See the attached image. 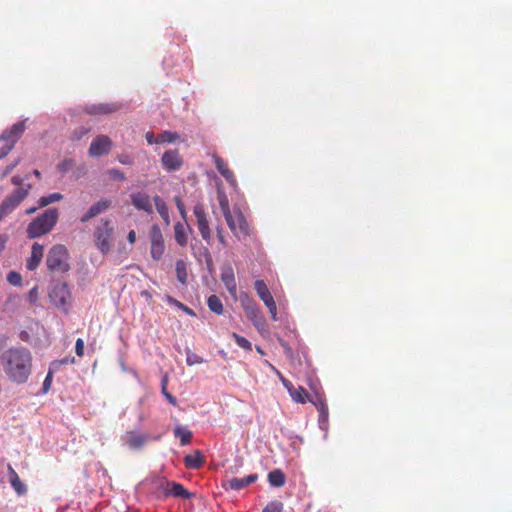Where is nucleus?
<instances>
[{
	"instance_id": "nucleus-1",
	"label": "nucleus",
	"mask_w": 512,
	"mask_h": 512,
	"mask_svg": "<svg viewBox=\"0 0 512 512\" xmlns=\"http://www.w3.org/2000/svg\"><path fill=\"white\" fill-rule=\"evenodd\" d=\"M4 372L18 384L27 382L32 370V355L26 348H10L0 357Z\"/></svg>"
},
{
	"instance_id": "nucleus-2",
	"label": "nucleus",
	"mask_w": 512,
	"mask_h": 512,
	"mask_svg": "<svg viewBox=\"0 0 512 512\" xmlns=\"http://www.w3.org/2000/svg\"><path fill=\"white\" fill-rule=\"evenodd\" d=\"M28 179L29 174L24 176L14 175L11 178V183L16 188L0 204V221L11 214L29 195L32 186L29 183H25Z\"/></svg>"
},
{
	"instance_id": "nucleus-3",
	"label": "nucleus",
	"mask_w": 512,
	"mask_h": 512,
	"mask_svg": "<svg viewBox=\"0 0 512 512\" xmlns=\"http://www.w3.org/2000/svg\"><path fill=\"white\" fill-rule=\"evenodd\" d=\"M59 218V211L56 208H49L34 218L26 229L29 239H35L48 234L56 225Z\"/></svg>"
},
{
	"instance_id": "nucleus-4",
	"label": "nucleus",
	"mask_w": 512,
	"mask_h": 512,
	"mask_svg": "<svg viewBox=\"0 0 512 512\" xmlns=\"http://www.w3.org/2000/svg\"><path fill=\"white\" fill-rule=\"evenodd\" d=\"M114 228L112 222L107 219H101L95 226L93 231V238L96 248L102 255L110 253L113 247Z\"/></svg>"
},
{
	"instance_id": "nucleus-5",
	"label": "nucleus",
	"mask_w": 512,
	"mask_h": 512,
	"mask_svg": "<svg viewBox=\"0 0 512 512\" xmlns=\"http://www.w3.org/2000/svg\"><path fill=\"white\" fill-rule=\"evenodd\" d=\"M47 268L53 273H65L70 269L69 253L62 244L54 245L46 258Z\"/></svg>"
},
{
	"instance_id": "nucleus-6",
	"label": "nucleus",
	"mask_w": 512,
	"mask_h": 512,
	"mask_svg": "<svg viewBox=\"0 0 512 512\" xmlns=\"http://www.w3.org/2000/svg\"><path fill=\"white\" fill-rule=\"evenodd\" d=\"M26 129L25 121L17 122L0 136V159L6 157L14 148Z\"/></svg>"
},
{
	"instance_id": "nucleus-7",
	"label": "nucleus",
	"mask_w": 512,
	"mask_h": 512,
	"mask_svg": "<svg viewBox=\"0 0 512 512\" xmlns=\"http://www.w3.org/2000/svg\"><path fill=\"white\" fill-rule=\"evenodd\" d=\"M225 220L231 232L237 238L251 235L252 228L239 208L234 209V215L225 216Z\"/></svg>"
},
{
	"instance_id": "nucleus-8",
	"label": "nucleus",
	"mask_w": 512,
	"mask_h": 512,
	"mask_svg": "<svg viewBox=\"0 0 512 512\" xmlns=\"http://www.w3.org/2000/svg\"><path fill=\"white\" fill-rule=\"evenodd\" d=\"M150 254L153 260L159 261L162 259L165 253V242L162 231L157 224H154L150 228Z\"/></svg>"
},
{
	"instance_id": "nucleus-9",
	"label": "nucleus",
	"mask_w": 512,
	"mask_h": 512,
	"mask_svg": "<svg viewBox=\"0 0 512 512\" xmlns=\"http://www.w3.org/2000/svg\"><path fill=\"white\" fill-rule=\"evenodd\" d=\"M241 305L244 309L245 316L253 323L258 331H262L265 328V320L255 301L245 296L241 298Z\"/></svg>"
},
{
	"instance_id": "nucleus-10",
	"label": "nucleus",
	"mask_w": 512,
	"mask_h": 512,
	"mask_svg": "<svg viewBox=\"0 0 512 512\" xmlns=\"http://www.w3.org/2000/svg\"><path fill=\"white\" fill-rule=\"evenodd\" d=\"M193 213L196 217L197 227L200 235L206 241H210L212 233L209 226V221L202 204H197L194 206Z\"/></svg>"
},
{
	"instance_id": "nucleus-11",
	"label": "nucleus",
	"mask_w": 512,
	"mask_h": 512,
	"mask_svg": "<svg viewBox=\"0 0 512 512\" xmlns=\"http://www.w3.org/2000/svg\"><path fill=\"white\" fill-rule=\"evenodd\" d=\"M112 148V141L107 135H98L93 139L89 147V155L100 157L108 154Z\"/></svg>"
},
{
	"instance_id": "nucleus-12",
	"label": "nucleus",
	"mask_w": 512,
	"mask_h": 512,
	"mask_svg": "<svg viewBox=\"0 0 512 512\" xmlns=\"http://www.w3.org/2000/svg\"><path fill=\"white\" fill-rule=\"evenodd\" d=\"M112 206V201L108 198H102L92 204L88 210L79 218L81 223H86L92 218L106 212Z\"/></svg>"
},
{
	"instance_id": "nucleus-13",
	"label": "nucleus",
	"mask_w": 512,
	"mask_h": 512,
	"mask_svg": "<svg viewBox=\"0 0 512 512\" xmlns=\"http://www.w3.org/2000/svg\"><path fill=\"white\" fill-rule=\"evenodd\" d=\"M161 163L167 171H177L183 165V158L178 149H170L162 155Z\"/></svg>"
},
{
	"instance_id": "nucleus-14",
	"label": "nucleus",
	"mask_w": 512,
	"mask_h": 512,
	"mask_svg": "<svg viewBox=\"0 0 512 512\" xmlns=\"http://www.w3.org/2000/svg\"><path fill=\"white\" fill-rule=\"evenodd\" d=\"M49 297L56 307H64L67 305L70 298L68 286L65 283H58L54 285L49 293Z\"/></svg>"
},
{
	"instance_id": "nucleus-15",
	"label": "nucleus",
	"mask_w": 512,
	"mask_h": 512,
	"mask_svg": "<svg viewBox=\"0 0 512 512\" xmlns=\"http://www.w3.org/2000/svg\"><path fill=\"white\" fill-rule=\"evenodd\" d=\"M281 381L284 387L288 390L291 398L296 403L305 404L307 401L311 400L308 396L307 390L302 387H294V385L287 379L281 377Z\"/></svg>"
},
{
	"instance_id": "nucleus-16",
	"label": "nucleus",
	"mask_w": 512,
	"mask_h": 512,
	"mask_svg": "<svg viewBox=\"0 0 512 512\" xmlns=\"http://www.w3.org/2000/svg\"><path fill=\"white\" fill-rule=\"evenodd\" d=\"M132 205L138 209L146 212L147 214L153 213V205L149 195L144 192H135L130 195Z\"/></svg>"
},
{
	"instance_id": "nucleus-17",
	"label": "nucleus",
	"mask_w": 512,
	"mask_h": 512,
	"mask_svg": "<svg viewBox=\"0 0 512 512\" xmlns=\"http://www.w3.org/2000/svg\"><path fill=\"white\" fill-rule=\"evenodd\" d=\"M214 163H215V166H216V169L218 170V172L225 178V180L233 187H236L237 186V180H236V177L233 173V171L229 168L227 162L217 156V155H214Z\"/></svg>"
},
{
	"instance_id": "nucleus-18",
	"label": "nucleus",
	"mask_w": 512,
	"mask_h": 512,
	"mask_svg": "<svg viewBox=\"0 0 512 512\" xmlns=\"http://www.w3.org/2000/svg\"><path fill=\"white\" fill-rule=\"evenodd\" d=\"M43 245L35 242L31 247V255L27 259L26 267L29 271H34L40 264L43 258Z\"/></svg>"
},
{
	"instance_id": "nucleus-19",
	"label": "nucleus",
	"mask_w": 512,
	"mask_h": 512,
	"mask_svg": "<svg viewBox=\"0 0 512 512\" xmlns=\"http://www.w3.org/2000/svg\"><path fill=\"white\" fill-rule=\"evenodd\" d=\"M119 108L118 105L114 103H99V104H91L85 107V111L90 115H100V114H111L117 111Z\"/></svg>"
},
{
	"instance_id": "nucleus-20",
	"label": "nucleus",
	"mask_w": 512,
	"mask_h": 512,
	"mask_svg": "<svg viewBox=\"0 0 512 512\" xmlns=\"http://www.w3.org/2000/svg\"><path fill=\"white\" fill-rule=\"evenodd\" d=\"M9 481L12 488L18 495H24L27 492L26 485L21 481L17 472L13 469V467L9 464L7 466Z\"/></svg>"
},
{
	"instance_id": "nucleus-21",
	"label": "nucleus",
	"mask_w": 512,
	"mask_h": 512,
	"mask_svg": "<svg viewBox=\"0 0 512 512\" xmlns=\"http://www.w3.org/2000/svg\"><path fill=\"white\" fill-rule=\"evenodd\" d=\"M205 463V457L200 450H195L192 454L184 457L185 467L188 469H199Z\"/></svg>"
},
{
	"instance_id": "nucleus-22",
	"label": "nucleus",
	"mask_w": 512,
	"mask_h": 512,
	"mask_svg": "<svg viewBox=\"0 0 512 512\" xmlns=\"http://www.w3.org/2000/svg\"><path fill=\"white\" fill-rule=\"evenodd\" d=\"M258 479L257 474H250L245 477H234L228 481L229 487L235 491H239L248 485L254 483Z\"/></svg>"
},
{
	"instance_id": "nucleus-23",
	"label": "nucleus",
	"mask_w": 512,
	"mask_h": 512,
	"mask_svg": "<svg viewBox=\"0 0 512 512\" xmlns=\"http://www.w3.org/2000/svg\"><path fill=\"white\" fill-rule=\"evenodd\" d=\"M167 487L168 493L173 495L174 497L189 499L192 496V494L187 489H185V487L180 483L174 481L168 482Z\"/></svg>"
},
{
	"instance_id": "nucleus-24",
	"label": "nucleus",
	"mask_w": 512,
	"mask_h": 512,
	"mask_svg": "<svg viewBox=\"0 0 512 512\" xmlns=\"http://www.w3.org/2000/svg\"><path fill=\"white\" fill-rule=\"evenodd\" d=\"M146 442V436L138 432L131 431L126 434V443L132 449L141 448Z\"/></svg>"
},
{
	"instance_id": "nucleus-25",
	"label": "nucleus",
	"mask_w": 512,
	"mask_h": 512,
	"mask_svg": "<svg viewBox=\"0 0 512 512\" xmlns=\"http://www.w3.org/2000/svg\"><path fill=\"white\" fill-rule=\"evenodd\" d=\"M153 201L155 204V207L160 214L161 218L164 220L165 224L168 226L170 225V215H169V208L166 204V202L158 195H155L153 197Z\"/></svg>"
},
{
	"instance_id": "nucleus-26",
	"label": "nucleus",
	"mask_w": 512,
	"mask_h": 512,
	"mask_svg": "<svg viewBox=\"0 0 512 512\" xmlns=\"http://www.w3.org/2000/svg\"><path fill=\"white\" fill-rule=\"evenodd\" d=\"M174 435L179 438L181 446L188 445L193 437L191 430L179 424L174 427Z\"/></svg>"
},
{
	"instance_id": "nucleus-27",
	"label": "nucleus",
	"mask_w": 512,
	"mask_h": 512,
	"mask_svg": "<svg viewBox=\"0 0 512 512\" xmlns=\"http://www.w3.org/2000/svg\"><path fill=\"white\" fill-rule=\"evenodd\" d=\"M254 287L259 298L264 302V304L273 299V296L270 293L268 286L263 280H256L254 283Z\"/></svg>"
},
{
	"instance_id": "nucleus-28",
	"label": "nucleus",
	"mask_w": 512,
	"mask_h": 512,
	"mask_svg": "<svg viewBox=\"0 0 512 512\" xmlns=\"http://www.w3.org/2000/svg\"><path fill=\"white\" fill-rule=\"evenodd\" d=\"M269 484L273 487H282L286 482V476L280 469H275L268 474Z\"/></svg>"
},
{
	"instance_id": "nucleus-29",
	"label": "nucleus",
	"mask_w": 512,
	"mask_h": 512,
	"mask_svg": "<svg viewBox=\"0 0 512 512\" xmlns=\"http://www.w3.org/2000/svg\"><path fill=\"white\" fill-rule=\"evenodd\" d=\"M174 233H175V240L180 246H186L188 243V236L186 232V226L181 223L177 222L174 225Z\"/></svg>"
},
{
	"instance_id": "nucleus-30",
	"label": "nucleus",
	"mask_w": 512,
	"mask_h": 512,
	"mask_svg": "<svg viewBox=\"0 0 512 512\" xmlns=\"http://www.w3.org/2000/svg\"><path fill=\"white\" fill-rule=\"evenodd\" d=\"M207 304L209 309L217 315L223 314L224 308L221 299L217 295H211Z\"/></svg>"
},
{
	"instance_id": "nucleus-31",
	"label": "nucleus",
	"mask_w": 512,
	"mask_h": 512,
	"mask_svg": "<svg viewBox=\"0 0 512 512\" xmlns=\"http://www.w3.org/2000/svg\"><path fill=\"white\" fill-rule=\"evenodd\" d=\"M176 277L178 281L182 284L187 282V266L184 260L179 259L176 261Z\"/></svg>"
},
{
	"instance_id": "nucleus-32",
	"label": "nucleus",
	"mask_w": 512,
	"mask_h": 512,
	"mask_svg": "<svg viewBox=\"0 0 512 512\" xmlns=\"http://www.w3.org/2000/svg\"><path fill=\"white\" fill-rule=\"evenodd\" d=\"M63 199V195L61 193H51L47 196H43L39 199L38 204L39 207H46L49 204L54 202H58Z\"/></svg>"
},
{
	"instance_id": "nucleus-33",
	"label": "nucleus",
	"mask_w": 512,
	"mask_h": 512,
	"mask_svg": "<svg viewBox=\"0 0 512 512\" xmlns=\"http://www.w3.org/2000/svg\"><path fill=\"white\" fill-rule=\"evenodd\" d=\"M178 134L172 131H164L157 136L158 144L173 143L178 139Z\"/></svg>"
},
{
	"instance_id": "nucleus-34",
	"label": "nucleus",
	"mask_w": 512,
	"mask_h": 512,
	"mask_svg": "<svg viewBox=\"0 0 512 512\" xmlns=\"http://www.w3.org/2000/svg\"><path fill=\"white\" fill-rule=\"evenodd\" d=\"M231 336L239 347L246 351H252V344L248 339L235 332H233Z\"/></svg>"
},
{
	"instance_id": "nucleus-35",
	"label": "nucleus",
	"mask_w": 512,
	"mask_h": 512,
	"mask_svg": "<svg viewBox=\"0 0 512 512\" xmlns=\"http://www.w3.org/2000/svg\"><path fill=\"white\" fill-rule=\"evenodd\" d=\"M7 282L13 286L22 285V276L16 271H10L6 276Z\"/></svg>"
},
{
	"instance_id": "nucleus-36",
	"label": "nucleus",
	"mask_w": 512,
	"mask_h": 512,
	"mask_svg": "<svg viewBox=\"0 0 512 512\" xmlns=\"http://www.w3.org/2000/svg\"><path fill=\"white\" fill-rule=\"evenodd\" d=\"M222 279H223V282H224L226 288L229 290V292L231 294H235L236 293V283H235L233 274L231 273L230 275H223Z\"/></svg>"
},
{
	"instance_id": "nucleus-37",
	"label": "nucleus",
	"mask_w": 512,
	"mask_h": 512,
	"mask_svg": "<svg viewBox=\"0 0 512 512\" xmlns=\"http://www.w3.org/2000/svg\"><path fill=\"white\" fill-rule=\"evenodd\" d=\"M169 302L173 305H175L177 308L181 309L182 311H184L186 314L190 315V316H195V312L193 309H191L190 307H188L187 305L183 304L182 302L172 298V297H169Z\"/></svg>"
},
{
	"instance_id": "nucleus-38",
	"label": "nucleus",
	"mask_w": 512,
	"mask_h": 512,
	"mask_svg": "<svg viewBox=\"0 0 512 512\" xmlns=\"http://www.w3.org/2000/svg\"><path fill=\"white\" fill-rule=\"evenodd\" d=\"M186 362L189 366H192L195 364H202L204 359L198 354L188 351L186 354Z\"/></svg>"
},
{
	"instance_id": "nucleus-39",
	"label": "nucleus",
	"mask_w": 512,
	"mask_h": 512,
	"mask_svg": "<svg viewBox=\"0 0 512 512\" xmlns=\"http://www.w3.org/2000/svg\"><path fill=\"white\" fill-rule=\"evenodd\" d=\"M262 512H283V504L280 501H272L262 510Z\"/></svg>"
},
{
	"instance_id": "nucleus-40",
	"label": "nucleus",
	"mask_w": 512,
	"mask_h": 512,
	"mask_svg": "<svg viewBox=\"0 0 512 512\" xmlns=\"http://www.w3.org/2000/svg\"><path fill=\"white\" fill-rule=\"evenodd\" d=\"M219 204L224 217L232 214V211L229 206V201L225 195L219 197Z\"/></svg>"
},
{
	"instance_id": "nucleus-41",
	"label": "nucleus",
	"mask_w": 512,
	"mask_h": 512,
	"mask_svg": "<svg viewBox=\"0 0 512 512\" xmlns=\"http://www.w3.org/2000/svg\"><path fill=\"white\" fill-rule=\"evenodd\" d=\"M174 201H175L176 207H177L181 217L184 220H186L187 211H186V208H185V205H184V202H183L182 198L180 196H175L174 197Z\"/></svg>"
},
{
	"instance_id": "nucleus-42",
	"label": "nucleus",
	"mask_w": 512,
	"mask_h": 512,
	"mask_svg": "<svg viewBox=\"0 0 512 512\" xmlns=\"http://www.w3.org/2000/svg\"><path fill=\"white\" fill-rule=\"evenodd\" d=\"M309 401L317 407L321 416H325V419H328V407L322 400H319L318 402H314L313 400Z\"/></svg>"
},
{
	"instance_id": "nucleus-43",
	"label": "nucleus",
	"mask_w": 512,
	"mask_h": 512,
	"mask_svg": "<svg viewBox=\"0 0 512 512\" xmlns=\"http://www.w3.org/2000/svg\"><path fill=\"white\" fill-rule=\"evenodd\" d=\"M162 394L165 396V398L173 405H177V399L174 397L171 393H169L166 389V380L164 379L162 381Z\"/></svg>"
},
{
	"instance_id": "nucleus-44",
	"label": "nucleus",
	"mask_w": 512,
	"mask_h": 512,
	"mask_svg": "<svg viewBox=\"0 0 512 512\" xmlns=\"http://www.w3.org/2000/svg\"><path fill=\"white\" fill-rule=\"evenodd\" d=\"M108 174L114 179V180H120V181H123L125 180V174L117 169V168H112L108 171Z\"/></svg>"
},
{
	"instance_id": "nucleus-45",
	"label": "nucleus",
	"mask_w": 512,
	"mask_h": 512,
	"mask_svg": "<svg viewBox=\"0 0 512 512\" xmlns=\"http://www.w3.org/2000/svg\"><path fill=\"white\" fill-rule=\"evenodd\" d=\"M266 307L268 308L271 316H272V319L273 320H277V306H276V303L274 301V298L271 299L269 302L265 303Z\"/></svg>"
},
{
	"instance_id": "nucleus-46",
	"label": "nucleus",
	"mask_w": 512,
	"mask_h": 512,
	"mask_svg": "<svg viewBox=\"0 0 512 512\" xmlns=\"http://www.w3.org/2000/svg\"><path fill=\"white\" fill-rule=\"evenodd\" d=\"M52 385V372L49 371L47 376L45 377L42 385L43 393H47Z\"/></svg>"
},
{
	"instance_id": "nucleus-47",
	"label": "nucleus",
	"mask_w": 512,
	"mask_h": 512,
	"mask_svg": "<svg viewBox=\"0 0 512 512\" xmlns=\"http://www.w3.org/2000/svg\"><path fill=\"white\" fill-rule=\"evenodd\" d=\"M38 297H39V293H38V287L35 286L33 287L29 292H28V300L31 304H35L38 300Z\"/></svg>"
},
{
	"instance_id": "nucleus-48",
	"label": "nucleus",
	"mask_w": 512,
	"mask_h": 512,
	"mask_svg": "<svg viewBox=\"0 0 512 512\" xmlns=\"http://www.w3.org/2000/svg\"><path fill=\"white\" fill-rule=\"evenodd\" d=\"M75 353L77 356L82 357L84 355V341L78 338L75 343Z\"/></svg>"
},
{
	"instance_id": "nucleus-49",
	"label": "nucleus",
	"mask_w": 512,
	"mask_h": 512,
	"mask_svg": "<svg viewBox=\"0 0 512 512\" xmlns=\"http://www.w3.org/2000/svg\"><path fill=\"white\" fill-rule=\"evenodd\" d=\"M118 161L123 165H131L133 163L131 157L126 154L119 155Z\"/></svg>"
},
{
	"instance_id": "nucleus-50",
	"label": "nucleus",
	"mask_w": 512,
	"mask_h": 512,
	"mask_svg": "<svg viewBox=\"0 0 512 512\" xmlns=\"http://www.w3.org/2000/svg\"><path fill=\"white\" fill-rule=\"evenodd\" d=\"M18 163H19V161L16 160L15 162L7 165L2 173V178H5L18 165Z\"/></svg>"
},
{
	"instance_id": "nucleus-51",
	"label": "nucleus",
	"mask_w": 512,
	"mask_h": 512,
	"mask_svg": "<svg viewBox=\"0 0 512 512\" xmlns=\"http://www.w3.org/2000/svg\"><path fill=\"white\" fill-rule=\"evenodd\" d=\"M145 138H146L148 144H150V145L158 144V139H157V137H155L153 132H147L145 135Z\"/></svg>"
},
{
	"instance_id": "nucleus-52",
	"label": "nucleus",
	"mask_w": 512,
	"mask_h": 512,
	"mask_svg": "<svg viewBox=\"0 0 512 512\" xmlns=\"http://www.w3.org/2000/svg\"><path fill=\"white\" fill-rule=\"evenodd\" d=\"M127 240L130 244H134L136 242V232L134 230L129 231Z\"/></svg>"
},
{
	"instance_id": "nucleus-53",
	"label": "nucleus",
	"mask_w": 512,
	"mask_h": 512,
	"mask_svg": "<svg viewBox=\"0 0 512 512\" xmlns=\"http://www.w3.org/2000/svg\"><path fill=\"white\" fill-rule=\"evenodd\" d=\"M217 237L219 239V241L225 245V238H224V235H223V228L222 227H217Z\"/></svg>"
},
{
	"instance_id": "nucleus-54",
	"label": "nucleus",
	"mask_w": 512,
	"mask_h": 512,
	"mask_svg": "<svg viewBox=\"0 0 512 512\" xmlns=\"http://www.w3.org/2000/svg\"><path fill=\"white\" fill-rule=\"evenodd\" d=\"M38 208H40V207H39V206H38V207H31V208L27 209V210L25 211V213H26L27 215L33 214L34 212H36V210H37Z\"/></svg>"
},
{
	"instance_id": "nucleus-55",
	"label": "nucleus",
	"mask_w": 512,
	"mask_h": 512,
	"mask_svg": "<svg viewBox=\"0 0 512 512\" xmlns=\"http://www.w3.org/2000/svg\"><path fill=\"white\" fill-rule=\"evenodd\" d=\"M32 173H33V175H34L35 177H37V178H40V177H41V172H40L38 169L33 170V172H32Z\"/></svg>"
},
{
	"instance_id": "nucleus-56",
	"label": "nucleus",
	"mask_w": 512,
	"mask_h": 512,
	"mask_svg": "<svg viewBox=\"0 0 512 512\" xmlns=\"http://www.w3.org/2000/svg\"><path fill=\"white\" fill-rule=\"evenodd\" d=\"M65 164H66V161H65V162H63V163H61V164H59V165H58V168H59L60 170H62V171H65V170H66V165H65Z\"/></svg>"
},
{
	"instance_id": "nucleus-57",
	"label": "nucleus",
	"mask_w": 512,
	"mask_h": 512,
	"mask_svg": "<svg viewBox=\"0 0 512 512\" xmlns=\"http://www.w3.org/2000/svg\"><path fill=\"white\" fill-rule=\"evenodd\" d=\"M326 421H327V419H325V416H321V415L319 416V423H320V425H322V423H324Z\"/></svg>"
},
{
	"instance_id": "nucleus-58",
	"label": "nucleus",
	"mask_w": 512,
	"mask_h": 512,
	"mask_svg": "<svg viewBox=\"0 0 512 512\" xmlns=\"http://www.w3.org/2000/svg\"><path fill=\"white\" fill-rule=\"evenodd\" d=\"M256 350H257L260 354H262V355H264V354H265V353H264V351L262 350V348H261V347H259V346H257V347H256Z\"/></svg>"
},
{
	"instance_id": "nucleus-59",
	"label": "nucleus",
	"mask_w": 512,
	"mask_h": 512,
	"mask_svg": "<svg viewBox=\"0 0 512 512\" xmlns=\"http://www.w3.org/2000/svg\"><path fill=\"white\" fill-rule=\"evenodd\" d=\"M61 363H62V364H67V363H68V361H67V360H62V361H61Z\"/></svg>"
}]
</instances>
